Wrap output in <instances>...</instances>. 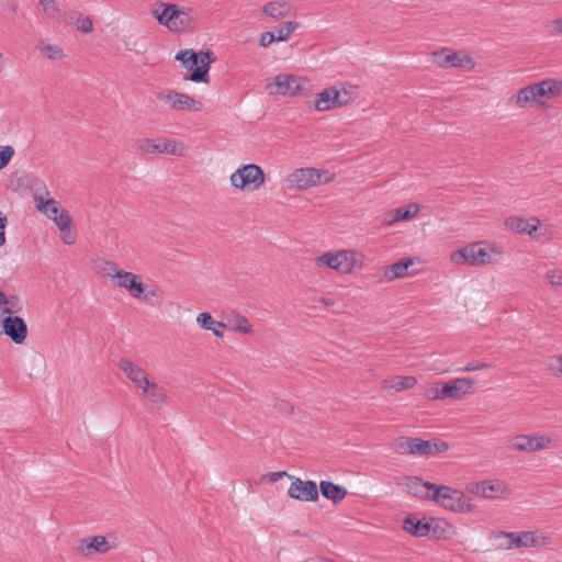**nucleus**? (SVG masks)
Segmentation results:
<instances>
[{
	"instance_id": "nucleus-34",
	"label": "nucleus",
	"mask_w": 562,
	"mask_h": 562,
	"mask_svg": "<svg viewBox=\"0 0 562 562\" xmlns=\"http://www.w3.org/2000/svg\"><path fill=\"white\" fill-rule=\"evenodd\" d=\"M225 327H228L233 331L241 333L245 335L251 334L252 331V327L249 321L240 314H234L231 318H228Z\"/></svg>"
},
{
	"instance_id": "nucleus-55",
	"label": "nucleus",
	"mask_w": 562,
	"mask_h": 562,
	"mask_svg": "<svg viewBox=\"0 0 562 562\" xmlns=\"http://www.w3.org/2000/svg\"><path fill=\"white\" fill-rule=\"evenodd\" d=\"M490 364L485 363V362H479V361H474V362H470L468 363L463 369L462 371L464 372H472V371H476V370H481V369H485V368H488Z\"/></svg>"
},
{
	"instance_id": "nucleus-58",
	"label": "nucleus",
	"mask_w": 562,
	"mask_h": 562,
	"mask_svg": "<svg viewBox=\"0 0 562 562\" xmlns=\"http://www.w3.org/2000/svg\"><path fill=\"white\" fill-rule=\"evenodd\" d=\"M61 239L66 245H72L76 240L75 235L70 232V229H67L65 232H61Z\"/></svg>"
},
{
	"instance_id": "nucleus-4",
	"label": "nucleus",
	"mask_w": 562,
	"mask_h": 562,
	"mask_svg": "<svg viewBox=\"0 0 562 562\" xmlns=\"http://www.w3.org/2000/svg\"><path fill=\"white\" fill-rule=\"evenodd\" d=\"M231 186L241 191H256L266 182L263 169L256 164L237 168L229 177Z\"/></svg>"
},
{
	"instance_id": "nucleus-18",
	"label": "nucleus",
	"mask_w": 562,
	"mask_h": 562,
	"mask_svg": "<svg viewBox=\"0 0 562 562\" xmlns=\"http://www.w3.org/2000/svg\"><path fill=\"white\" fill-rule=\"evenodd\" d=\"M404 485L411 495L426 501H432L431 494L437 487V484L425 482L418 476H407Z\"/></svg>"
},
{
	"instance_id": "nucleus-57",
	"label": "nucleus",
	"mask_w": 562,
	"mask_h": 562,
	"mask_svg": "<svg viewBox=\"0 0 562 562\" xmlns=\"http://www.w3.org/2000/svg\"><path fill=\"white\" fill-rule=\"evenodd\" d=\"M283 476H288V473L284 471H278V472H270L267 475H265V479H267L269 482L274 483L282 479ZM289 477H291L289 475Z\"/></svg>"
},
{
	"instance_id": "nucleus-33",
	"label": "nucleus",
	"mask_w": 562,
	"mask_h": 562,
	"mask_svg": "<svg viewBox=\"0 0 562 562\" xmlns=\"http://www.w3.org/2000/svg\"><path fill=\"white\" fill-rule=\"evenodd\" d=\"M94 268L97 271L104 276L110 277L117 280L119 276L122 273L123 270L119 268V266L114 261L105 260V259H99L94 263Z\"/></svg>"
},
{
	"instance_id": "nucleus-28",
	"label": "nucleus",
	"mask_w": 562,
	"mask_h": 562,
	"mask_svg": "<svg viewBox=\"0 0 562 562\" xmlns=\"http://www.w3.org/2000/svg\"><path fill=\"white\" fill-rule=\"evenodd\" d=\"M414 265L413 258H405L391 266H387L384 270V278L387 281H393L397 278H403L408 274V268Z\"/></svg>"
},
{
	"instance_id": "nucleus-30",
	"label": "nucleus",
	"mask_w": 562,
	"mask_h": 562,
	"mask_svg": "<svg viewBox=\"0 0 562 562\" xmlns=\"http://www.w3.org/2000/svg\"><path fill=\"white\" fill-rule=\"evenodd\" d=\"M291 5L286 1H271L262 7V13L274 20L289 15Z\"/></svg>"
},
{
	"instance_id": "nucleus-14",
	"label": "nucleus",
	"mask_w": 562,
	"mask_h": 562,
	"mask_svg": "<svg viewBox=\"0 0 562 562\" xmlns=\"http://www.w3.org/2000/svg\"><path fill=\"white\" fill-rule=\"evenodd\" d=\"M470 491L488 499L503 498L510 492L508 485L501 480H487L477 482L470 488Z\"/></svg>"
},
{
	"instance_id": "nucleus-51",
	"label": "nucleus",
	"mask_w": 562,
	"mask_h": 562,
	"mask_svg": "<svg viewBox=\"0 0 562 562\" xmlns=\"http://www.w3.org/2000/svg\"><path fill=\"white\" fill-rule=\"evenodd\" d=\"M547 30L550 35H560L562 34V16L552 20L548 23Z\"/></svg>"
},
{
	"instance_id": "nucleus-16",
	"label": "nucleus",
	"mask_w": 562,
	"mask_h": 562,
	"mask_svg": "<svg viewBox=\"0 0 562 562\" xmlns=\"http://www.w3.org/2000/svg\"><path fill=\"white\" fill-rule=\"evenodd\" d=\"M3 333L15 344H22L27 336V326L19 316H8L2 321Z\"/></svg>"
},
{
	"instance_id": "nucleus-1",
	"label": "nucleus",
	"mask_w": 562,
	"mask_h": 562,
	"mask_svg": "<svg viewBox=\"0 0 562 562\" xmlns=\"http://www.w3.org/2000/svg\"><path fill=\"white\" fill-rule=\"evenodd\" d=\"M157 22L172 33H189L196 29L198 12L191 7L157 2L151 11Z\"/></svg>"
},
{
	"instance_id": "nucleus-32",
	"label": "nucleus",
	"mask_w": 562,
	"mask_h": 562,
	"mask_svg": "<svg viewBox=\"0 0 562 562\" xmlns=\"http://www.w3.org/2000/svg\"><path fill=\"white\" fill-rule=\"evenodd\" d=\"M196 322L203 329L211 330L214 334V336L218 338L223 337L224 334L221 330V328L225 327V324L222 322L214 321L210 313H200L196 317Z\"/></svg>"
},
{
	"instance_id": "nucleus-5",
	"label": "nucleus",
	"mask_w": 562,
	"mask_h": 562,
	"mask_svg": "<svg viewBox=\"0 0 562 562\" xmlns=\"http://www.w3.org/2000/svg\"><path fill=\"white\" fill-rule=\"evenodd\" d=\"M432 502L453 513H470L473 505L463 492L448 485H437L431 494Z\"/></svg>"
},
{
	"instance_id": "nucleus-43",
	"label": "nucleus",
	"mask_w": 562,
	"mask_h": 562,
	"mask_svg": "<svg viewBox=\"0 0 562 562\" xmlns=\"http://www.w3.org/2000/svg\"><path fill=\"white\" fill-rule=\"evenodd\" d=\"M4 305L3 313L9 315L20 313L23 308L22 302L18 295L8 296Z\"/></svg>"
},
{
	"instance_id": "nucleus-15",
	"label": "nucleus",
	"mask_w": 562,
	"mask_h": 562,
	"mask_svg": "<svg viewBox=\"0 0 562 562\" xmlns=\"http://www.w3.org/2000/svg\"><path fill=\"white\" fill-rule=\"evenodd\" d=\"M288 495L297 501L316 502L318 499L317 485L314 481H302L299 477H292Z\"/></svg>"
},
{
	"instance_id": "nucleus-38",
	"label": "nucleus",
	"mask_w": 562,
	"mask_h": 562,
	"mask_svg": "<svg viewBox=\"0 0 562 562\" xmlns=\"http://www.w3.org/2000/svg\"><path fill=\"white\" fill-rule=\"evenodd\" d=\"M144 398L154 404H164L167 400V391L155 382Z\"/></svg>"
},
{
	"instance_id": "nucleus-27",
	"label": "nucleus",
	"mask_w": 562,
	"mask_h": 562,
	"mask_svg": "<svg viewBox=\"0 0 562 562\" xmlns=\"http://www.w3.org/2000/svg\"><path fill=\"white\" fill-rule=\"evenodd\" d=\"M319 491L325 498L333 501L335 504L341 502L347 495L345 487L329 481H322Z\"/></svg>"
},
{
	"instance_id": "nucleus-37",
	"label": "nucleus",
	"mask_w": 562,
	"mask_h": 562,
	"mask_svg": "<svg viewBox=\"0 0 562 562\" xmlns=\"http://www.w3.org/2000/svg\"><path fill=\"white\" fill-rule=\"evenodd\" d=\"M414 442L415 438L413 437H400L394 440L392 448L398 454H413Z\"/></svg>"
},
{
	"instance_id": "nucleus-29",
	"label": "nucleus",
	"mask_w": 562,
	"mask_h": 562,
	"mask_svg": "<svg viewBox=\"0 0 562 562\" xmlns=\"http://www.w3.org/2000/svg\"><path fill=\"white\" fill-rule=\"evenodd\" d=\"M134 150L139 155L161 154V138H139L134 144Z\"/></svg>"
},
{
	"instance_id": "nucleus-47",
	"label": "nucleus",
	"mask_w": 562,
	"mask_h": 562,
	"mask_svg": "<svg viewBox=\"0 0 562 562\" xmlns=\"http://www.w3.org/2000/svg\"><path fill=\"white\" fill-rule=\"evenodd\" d=\"M338 93L340 94L341 100L348 99V104L353 102L357 98V86L349 85L348 87H342L338 89Z\"/></svg>"
},
{
	"instance_id": "nucleus-56",
	"label": "nucleus",
	"mask_w": 562,
	"mask_h": 562,
	"mask_svg": "<svg viewBox=\"0 0 562 562\" xmlns=\"http://www.w3.org/2000/svg\"><path fill=\"white\" fill-rule=\"evenodd\" d=\"M7 216L2 214L0 211V247L5 243V226H7Z\"/></svg>"
},
{
	"instance_id": "nucleus-11",
	"label": "nucleus",
	"mask_w": 562,
	"mask_h": 562,
	"mask_svg": "<svg viewBox=\"0 0 562 562\" xmlns=\"http://www.w3.org/2000/svg\"><path fill=\"white\" fill-rule=\"evenodd\" d=\"M157 99L169 104L172 110L180 111H201L203 108L202 102L195 100L194 98L178 92L176 90L167 89L157 93Z\"/></svg>"
},
{
	"instance_id": "nucleus-40",
	"label": "nucleus",
	"mask_w": 562,
	"mask_h": 562,
	"mask_svg": "<svg viewBox=\"0 0 562 562\" xmlns=\"http://www.w3.org/2000/svg\"><path fill=\"white\" fill-rule=\"evenodd\" d=\"M417 384L415 376H396L393 379L391 387L396 391H403L414 387Z\"/></svg>"
},
{
	"instance_id": "nucleus-54",
	"label": "nucleus",
	"mask_w": 562,
	"mask_h": 562,
	"mask_svg": "<svg viewBox=\"0 0 562 562\" xmlns=\"http://www.w3.org/2000/svg\"><path fill=\"white\" fill-rule=\"evenodd\" d=\"M154 383L155 381H150L149 375H146L139 384L135 385V387L142 391V396L144 397Z\"/></svg>"
},
{
	"instance_id": "nucleus-12",
	"label": "nucleus",
	"mask_w": 562,
	"mask_h": 562,
	"mask_svg": "<svg viewBox=\"0 0 562 562\" xmlns=\"http://www.w3.org/2000/svg\"><path fill=\"white\" fill-rule=\"evenodd\" d=\"M34 184H38V187L35 188V192L33 195L36 209L43 214H45L49 220H55L56 216L64 211V209L60 207L58 201H56L53 198H49V191L47 190L43 181L36 179L34 181Z\"/></svg>"
},
{
	"instance_id": "nucleus-9",
	"label": "nucleus",
	"mask_w": 562,
	"mask_h": 562,
	"mask_svg": "<svg viewBox=\"0 0 562 562\" xmlns=\"http://www.w3.org/2000/svg\"><path fill=\"white\" fill-rule=\"evenodd\" d=\"M432 63L440 68H463L472 70L475 67L473 58L464 52L442 49L432 54Z\"/></svg>"
},
{
	"instance_id": "nucleus-53",
	"label": "nucleus",
	"mask_w": 562,
	"mask_h": 562,
	"mask_svg": "<svg viewBox=\"0 0 562 562\" xmlns=\"http://www.w3.org/2000/svg\"><path fill=\"white\" fill-rule=\"evenodd\" d=\"M276 41L277 40H276V33L274 32H263L260 35L259 44L262 47H267V46H269L270 44H272Z\"/></svg>"
},
{
	"instance_id": "nucleus-10",
	"label": "nucleus",
	"mask_w": 562,
	"mask_h": 562,
	"mask_svg": "<svg viewBox=\"0 0 562 562\" xmlns=\"http://www.w3.org/2000/svg\"><path fill=\"white\" fill-rule=\"evenodd\" d=\"M552 443V439L542 434L518 435L515 436L507 445L508 449L519 452H536L548 448Z\"/></svg>"
},
{
	"instance_id": "nucleus-24",
	"label": "nucleus",
	"mask_w": 562,
	"mask_h": 562,
	"mask_svg": "<svg viewBox=\"0 0 562 562\" xmlns=\"http://www.w3.org/2000/svg\"><path fill=\"white\" fill-rule=\"evenodd\" d=\"M117 368L134 384V386L139 384L143 379L148 375L146 370L127 358H121L117 361Z\"/></svg>"
},
{
	"instance_id": "nucleus-39",
	"label": "nucleus",
	"mask_w": 562,
	"mask_h": 562,
	"mask_svg": "<svg viewBox=\"0 0 562 562\" xmlns=\"http://www.w3.org/2000/svg\"><path fill=\"white\" fill-rule=\"evenodd\" d=\"M184 145L175 139L161 138V154H169L173 156H182L184 153Z\"/></svg>"
},
{
	"instance_id": "nucleus-21",
	"label": "nucleus",
	"mask_w": 562,
	"mask_h": 562,
	"mask_svg": "<svg viewBox=\"0 0 562 562\" xmlns=\"http://www.w3.org/2000/svg\"><path fill=\"white\" fill-rule=\"evenodd\" d=\"M115 285L127 290L135 299H142V294L146 289L138 274L124 270L115 281Z\"/></svg>"
},
{
	"instance_id": "nucleus-48",
	"label": "nucleus",
	"mask_w": 562,
	"mask_h": 562,
	"mask_svg": "<svg viewBox=\"0 0 562 562\" xmlns=\"http://www.w3.org/2000/svg\"><path fill=\"white\" fill-rule=\"evenodd\" d=\"M77 30L82 33H90L93 29V24L90 18L79 15L76 21Z\"/></svg>"
},
{
	"instance_id": "nucleus-42",
	"label": "nucleus",
	"mask_w": 562,
	"mask_h": 562,
	"mask_svg": "<svg viewBox=\"0 0 562 562\" xmlns=\"http://www.w3.org/2000/svg\"><path fill=\"white\" fill-rule=\"evenodd\" d=\"M299 26L296 22H286L282 27L277 30L276 33V40L279 42H283L289 40V37L292 35V33L295 31V29Z\"/></svg>"
},
{
	"instance_id": "nucleus-46",
	"label": "nucleus",
	"mask_w": 562,
	"mask_h": 562,
	"mask_svg": "<svg viewBox=\"0 0 562 562\" xmlns=\"http://www.w3.org/2000/svg\"><path fill=\"white\" fill-rule=\"evenodd\" d=\"M142 299L145 300L146 302H150V303H160L162 301V295L159 291L158 288L156 286H153L151 289L145 291L144 290V293L142 294Z\"/></svg>"
},
{
	"instance_id": "nucleus-2",
	"label": "nucleus",
	"mask_w": 562,
	"mask_h": 562,
	"mask_svg": "<svg viewBox=\"0 0 562 562\" xmlns=\"http://www.w3.org/2000/svg\"><path fill=\"white\" fill-rule=\"evenodd\" d=\"M498 548L502 550L520 549V548H538L550 543V537L542 531H520L507 532L498 531L495 536Z\"/></svg>"
},
{
	"instance_id": "nucleus-19",
	"label": "nucleus",
	"mask_w": 562,
	"mask_h": 562,
	"mask_svg": "<svg viewBox=\"0 0 562 562\" xmlns=\"http://www.w3.org/2000/svg\"><path fill=\"white\" fill-rule=\"evenodd\" d=\"M304 80L295 77L293 75L288 74H280L276 76L274 83H276V94H290V95H296L302 90V85Z\"/></svg>"
},
{
	"instance_id": "nucleus-61",
	"label": "nucleus",
	"mask_w": 562,
	"mask_h": 562,
	"mask_svg": "<svg viewBox=\"0 0 562 562\" xmlns=\"http://www.w3.org/2000/svg\"><path fill=\"white\" fill-rule=\"evenodd\" d=\"M321 302L325 305H331L333 301L330 299L322 297Z\"/></svg>"
},
{
	"instance_id": "nucleus-44",
	"label": "nucleus",
	"mask_w": 562,
	"mask_h": 562,
	"mask_svg": "<svg viewBox=\"0 0 562 562\" xmlns=\"http://www.w3.org/2000/svg\"><path fill=\"white\" fill-rule=\"evenodd\" d=\"M53 222L57 225L60 232L71 229L72 218L68 211L64 210L60 212Z\"/></svg>"
},
{
	"instance_id": "nucleus-23",
	"label": "nucleus",
	"mask_w": 562,
	"mask_h": 562,
	"mask_svg": "<svg viewBox=\"0 0 562 562\" xmlns=\"http://www.w3.org/2000/svg\"><path fill=\"white\" fill-rule=\"evenodd\" d=\"M540 222L536 217H531L529 220L517 217V216H510L505 220V226L513 232L519 233V234H529L532 235L533 232L538 229Z\"/></svg>"
},
{
	"instance_id": "nucleus-26",
	"label": "nucleus",
	"mask_w": 562,
	"mask_h": 562,
	"mask_svg": "<svg viewBox=\"0 0 562 562\" xmlns=\"http://www.w3.org/2000/svg\"><path fill=\"white\" fill-rule=\"evenodd\" d=\"M403 530L407 531L415 537H426L430 532V525L424 520L418 519L414 515H408L402 525Z\"/></svg>"
},
{
	"instance_id": "nucleus-45",
	"label": "nucleus",
	"mask_w": 562,
	"mask_h": 562,
	"mask_svg": "<svg viewBox=\"0 0 562 562\" xmlns=\"http://www.w3.org/2000/svg\"><path fill=\"white\" fill-rule=\"evenodd\" d=\"M14 153V148L10 145L0 146V170L9 165Z\"/></svg>"
},
{
	"instance_id": "nucleus-60",
	"label": "nucleus",
	"mask_w": 562,
	"mask_h": 562,
	"mask_svg": "<svg viewBox=\"0 0 562 562\" xmlns=\"http://www.w3.org/2000/svg\"><path fill=\"white\" fill-rule=\"evenodd\" d=\"M7 297L8 296L2 291H0V304L4 305V303L7 302Z\"/></svg>"
},
{
	"instance_id": "nucleus-7",
	"label": "nucleus",
	"mask_w": 562,
	"mask_h": 562,
	"mask_svg": "<svg viewBox=\"0 0 562 562\" xmlns=\"http://www.w3.org/2000/svg\"><path fill=\"white\" fill-rule=\"evenodd\" d=\"M451 259L457 263H465L470 266H486L493 261L491 254L479 243L470 244L453 251Z\"/></svg>"
},
{
	"instance_id": "nucleus-50",
	"label": "nucleus",
	"mask_w": 562,
	"mask_h": 562,
	"mask_svg": "<svg viewBox=\"0 0 562 562\" xmlns=\"http://www.w3.org/2000/svg\"><path fill=\"white\" fill-rule=\"evenodd\" d=\"M427 397L429 400H445L446 395L442 393V383H436L432 387L427 391Z\"/></svg>"
},
{
	"instance_id": "nucleus-6",
	"label": "nucleus",
	"mask_w": 562,
	"mask_h": 562,
	"mask_svg": "<svg viewBox=\"0 0 562 562\" xmlns=\"http://www.w3.org/2000/svg\"><path fill=\"white\" fill-rule=\"evenodd\" d=\"M215 60L216 57L214 56V53L210 49L200 50L199 53H195V56H193V58H189V61L187 64H183L184 68L191 71L188 79L193 82L209 83L210 67L211 64H213Z\"/></svg>"
},
{
	"instance_id": "nucleus-41",
	"label": "nucleus",
	"mask_w": 562,
	"mask_h": 562,
	"mask_svg": "<svg viewBox=\"0 0 562 562\" xmlns=\"http://www.w3.org/2000/svg\"><path fill=\"white\" fill-rule=\"evenodd\" d=\"M41 7L43 8L44 13L49 19H56L60 14L59 7L56 0H38Z\"/></svg>"
},
{
	"instance_id": "nucleus-13",
	"label": "nucleus",
	"mask_w": 562,
	"mask_h": 562,
	"mask_svg": "<svg viewBox=\"0 0 562 562\" xmlns=\"http://www.w3.org/2000/svg\"><path fill=\"white\" fill-rule=\"evenodd\" d=\"M341 98L336 87L326 88L316 93L314 108L318 112H325L348 105V99L341 100Z\"/></svg>"
},
{
	"instance_id": "nucleus-22",
	"label": "nucleus",
	"mask_w": 562,
	"mask_h": 562,
	"mask_svg": "<svg viewBox=\"0 0 562 562\" xmlns=\"http://www.w3.org/2000/svg\"><path fill=\"white\" fill-rule=\"evenodd\" d=\"M530 86L535 93L536 102H540L541 98L551 99L558 97L562 92V81L557 79H544Z\"/></svg>"
},
{
	"instance_id": "nucleus-59",
	"label": "nucleus",
	"mask_w": 562,
	"mask_h": 562,
	"mask_svg": "<svg viewBox=\"0 0 562 562\" xmlns=\"http://www.w3.org/2000/svg\"><path fill=\"white\" fill-rule=\"evenodd\" d=\"M551 369L562 375V356H558L552 360Z\"/></svg>"
},
{
	"instance_id": "nucleus-20",
	"label": "nucleus",
	"mask_w": 562,
	"mask_h": 562,
	"mask_svg": "<svg viewBox=\"0 0 562 562\" xmlns=\"http://www.w3.org/2000/svg\"><path fill=\"white\" fill-rule=\"evenodd\" d=\"M449 449V443L441 439L424 440L422 438H415L414 442V456H435L441 452H446Z\"/></svg>"
},
{
	"instance_id": "nucleus-8",
	"label": "nucleus",
	"mask_w": 562,
	"mask_h": 562,
	"mask_svg": "<svg viewBox=\"0 0 562 562\" xmlns=\"http://www.w3.org/2000/svg\"><path fill=\"white\" fill-rule=\"evenodd\" d=\"M326 175V171H322L316 168H300L286 178V183L289 184V188L306 190L323 182H329V178H326L325 180L322 179Z\"/></svg>"
},
{
	"instance_id": "nucleus-49",
	"label": "nucleus",
	"mask_w": 562,
	"mask_h": 562,
	"mask_svg": "<svg viewBox=\"0 0 562 562\" xmlns=\"http://www.w3.org/2000/svg\"><path fill=\"white\" fill-rule=\"evenodd\" d=\"M547 279L553 286H562V269L548 270Z\"/></svg>"
},
{
	"instance_id": "nucleus-36",
	"label": "nucleus",
	"mask_w": 562,
	"mask_h": 562,
	"mask_svg": "<svg viewBox=\"0 0 562 562\" xmlns=\"http://www.w3.org/2000/svg\"><path fill=\"white\" fill-rule=\"evenodd\" d=\"M37 48L44 57L52 60H59L65 56L63 49L59 46L48 44L44 41L38 43Z\"/></svg>"
},
{
	"instance_id": "nucleus-31",
	"label": "nucleus",
	"mask_w": 562,
	"mask_h": 562,
	"mask_svg": "<svg viewBox=\"0 0 562 562\" xmlns=\"http://www.w3.org/2000/svg\"><path fill=\"white\" fill-rule=\"evenodd\" d=\"M82 552L90 554L92 552L106 553L110 550V546L104 536H94L82 540Z\"/></svg>"
},
{
	"instance_id": "nucleus-35",
	"label": "nucleus",
	"mask_w": 562,
	"mask_h": 562,
	"mask_svg": "<svg viewBox=\"0 0 562 562\" xmlns=\"http://www.w3.org/2000/svg\"><path fill=\"white\" fill-rule=\"evenodd\" d=\"M518 108L525 109L536 102L535 93L530 85L519 89L517 93L512 98Z\"/></svg>"
},
{
	"instance_id": "nucleus-3",
	"label": "nucleus",
	"mask_w": 562,
	"mask_h": 562,
	"mask_svg": "<svg viewBox=\"0 0 562 562\" xmlns=\"http://www.w3.org/2000/svg\"><path fill=\"white\" fill-rule=\"evenodd\" d=\"M315 263L347 274L362 267V256L355 250L328 251L318 256Z\"/></svg>"
},
{
	"instance_id": "nucleus-25",
	"label": "nucleus",
	"mask_w": 562,
	"mask_h": 562,
	"mask_svg": "<svg viewBox=\"0 0 562 562\" xmlns=\"http://www.w3.org/2000/svg\"><path fill=\"white\" fill-rule=\"evenodd\" d=\"M420 210L419 204L409 203L406 206H402L395 210H392L385 215V223L387 225H392L398 221H408L414 218Z\"/></svg>"
},
{
	"instance_id": "nucleus-17",
	"label": "nucleus",
	"mask_w": 562,
	"mask_h": 562,
	"mask_svg": "<svg viewBox=\"0 0 562 562\" xmlns=\"http://www.w3.org/2000/svg\"><path fill=\"white\" fill-rule=\"evenodd\" d=\"M475 385V381L469 378H457L442 383V393L447 398L461 400Z\"/></svg>"
},
{
	"instance_id": "nucleus-52",
	"label": "nucleus",
	"mask_w": 562,
	"mask_h": 562,
	"mask_svg": "<svg viewBox=\"0 0 562 562\" xmlns=\"http://www.w3.org/2000/svg\"><path fill=\"white\" fill-rule=\"evenodd\" d=\"M195 56V52L191 48H186L176 54V60L181 61L182 65L189 61V58H193Z\"/></svg>"
}]
</instances>
